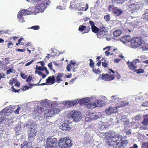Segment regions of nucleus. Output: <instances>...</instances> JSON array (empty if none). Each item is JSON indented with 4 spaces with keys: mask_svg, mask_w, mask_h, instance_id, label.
Wrapping results in <instances>:
<instances>
[{
    "mask_svg": "<svg viewBox=\"0 0 148 148\" xmlns=\"http://www.w3.org/2000/svg\"><path fill=\"white\" fill-rule=\"evenodd\" d=\"M143 40L139 38H133L131 40V47L132 48H137L142 45Z\"/></svg>",
    "mask_w": 148,
    "mask_h": 148,
    "instance_id": "nucleus-9",
    "label": "nucleus"
},
{
    "mask_svg": "<svg viewBox=\"0 0 148 148\" xmlns=\"http://www.w3.org/2000/svg\"><path fill=\"white\" fill-rule=\"evenodd\" d=\"M44 109L41 107L38 106L35 108L34 111L36 112L35 114V118L36 119L40 120L41 119V113L43 111Z\"/></svg>",
    "mask_w": 148,
    "mask_h": 148,
    "instance_id": "nucleus-13",
    "label": "nucleus"
},
{
    "mask_svg": "<svg viewBox=\"0 0 148 148\" xmlns=\"http://www.w3.org/2000/svg\"><path fill=\"white\" fill-rule=\"evenodd\" d=\"M10 31L9 30H7L6 31L5 30H0V33L1 34H2L3 33L8 34L9 33Z\"/></svg>",
    "mask_w": 148,
    "mask_h": 148,
    "instance_id": "nucleus-47",
    "label": "nucleus"
},
{
    "mask_svg": "<svg viewBox=\"0 0 148 148\" xmlns=\"http://www.w3.org/2000/svg\"><path fill=\"white\" fill-rule=\"evenodd\" d=\"M34 12L33 11L32 8H29L28 10H23L18 12L20 15L22 16L27 15L33 13Z\"/></svg>",
    "mask_w": 148,
    "mask_h": 148,
    "instance_id": "nucleus-18",
    "label": "nucleus"
},
{
    "mask_svg": "<svg viewBox=\"0 0 148 148\" xmlns=\"http://www.w3.org/2000/svg\"><path fill=\"white\" fill-rule=\"evenodd\" d=\"M118 108L115 106L114 107L110 106L106 110L105 112L107 114L110 115L114 113H116Z\"/></svg>",
    "mask_w": 148,
    "mask_h": 148,
    "instance_id": "nucleus-16",
    "label": "nucleus"
},
{
    "mask_svg": "<svg viewBox=\"0 0 148 148\" xmlns=\"http://www.w3.org/2000/svg\"><path fill=\"white\" fill-rule=\"evenodd\" d=\"M30 143H24L21 145V148H32Z\"/></svg>",
    "mask_w": 148,
    "mask_h": 148,
    "instance_id": "nucleus-30",
    "label": "nucleus"
},
{
    "mask_svg": "<svg viewBox=\"0 0 148 148\" xmlns=\"http://www.w3.org/2000/svg\"><path fill=\"white\" fill-rule=\"evenodd\" d=\"M89 116V117H87L85 118L86 121L87 122L91 121L93 119H97L99 117L98 113L96 112L90 113Z\"/></svg>",
    "mask_w": 148,
    "mask_h": 148,
    "instance_id": "nucleus-14",
    "label": "nucleus"
},
{
    "mask_svg": "<svg viewBox=\"0 0 148 148\" xmlns=\"http://www.w3.org/2000/svg\"><path fill=\"white\" fill-rule=\"evenodd\" d=\"M103 50H107V51H110L111 50H112V47L110 46H108L104 48L103 49Z\"/></svg>",
    "mask_w": 148,
    "mask_h": 148,
    "instance_id": "nucleus-45",
    "label": "nucleus"
},
{
    "mask_svg": "<svg viewBox=\"0 0 148 148\" xmlns=\"http://www.w3.org/2000/svg\"><path fill=\"white\" fill-rule=\"evenodd\" d=\"M90 100L89 97H86L83 98L79 100V103L82 105H87L88 103L89 102V101Z\"/></svg>",
    "mask_w": 148,
    "mask_h": 148,
    "instance_id": "nucleus-22",
    "label": "nucleus"
},
{
    "mask_svg": "<svg viewBox=\"0 0 148 148\" xmlns=\"http://www.w3.org/2000/svg\"><path fill=\"white\" fill-rule=\"evenodd\" d=\"M42 69L43 67H42L41 66H39L38 67L37 65H36V70H38L41 71H43V69Z\"/></svg>",
    "mask_w": 148,
    "mask_h": 148,
    "instance_id": "nucleus-52",
    "label": "nucleus"
},
{
    "mask_svg": "<svg viewBox=\"0 0 148 148\" xmlns=\"http://www.w3.org/2000/svg\"><path fill=\"white\" fill-rule=\"evenodd\" d=\"M86 8L84 10V7H82L80 8V9H79V10H84V11H86L88 8V4L86 3Z\"/></svg>",
    "mask_w": 148,
    "mask_h": 148,
    "instance_id": "nucleus-43",
    "label": "nucleus"
},
{
    "mask_svg": "<svg viewBox=\"0 0 148 148\" xmlns=\"http://www.w3.org/2000/svg\"><path fill=\"white\" fill-rule=\"evenodd\" d=\"M107 127V126L104 125V124L101 125L100 127V129L101 130H104L106 129Z\"/></svg>",
    "mask_w": 148,
    "mask_h": 148,
    "instance_id": "nucleus-48",
    "label": "nucleus"
},
{
    "mask_svg": "<svg viewBox=\"0 0 148 148\" xmlns=\"http://www.w3.org/2000/svg\"><path fill=\"white\" fill-rule=\"evenodd\" d=\"M90 61V67H92L94 63L93 62L92 60L90 59L89 60Z\"/></svg>",
    "mask_w": 148,
    "mask_h": 148,
    "instance_id": "nucleus-50",
    "label": "nucleus"
},
{
    "mask_svg": "<svg viewBox=\"0 0 148 148\" xmlns=\"http://www.w3.org/2000/svg\"><path fill=\"white\" fill-rule=\"evenodd\" d=\"M17 16L18 18V21L21 23H23L25 22L24 18L22 16L20 15L19 14H18Z\"/></svg>",
    "mask_w": 148,
    "mask_h": 148,
    "instance_id": "nucleus-34",
    "label": "nucleus"
},
{
    "mask_svg": "<svg viewBox=\"0 0 148 148\" xmlns=\"http://www.w3.org/2000/svg\"><path fill=\"white\" fill-rule=\"evenodd\" d=\"M141 123L144 125H148V114L144 116V120Z\"/></svg>",
    "mask_w": 148,
    "mask_h": 148,
    "instance_id": "nucleus-29",
    "label": "nucleus"
},
{
    "mask_svg": "<svg viewBox=\"0 0 148 148\" xmlns=\"http://www.w3.org/2000/svg\"><path fill=\"white\" fill-rule=\"evenodd\" d=\"M120 40L124 44H127L130 42V37L129 36H125L120 38Z\"/></svg>",
    "mask_w": 148,
    "mask_h": 148,
    "instance_id": "nucleus-23",
    "label": "nucleus"
},
{
    "mask_svg": "<svg viewBox=\"0 0 148 148\" xmlns=\"http://www.w3.org/2000/svg\"><path fill=\"white\" fill-rule=\"evenodd\" d=\"M28 28L33 29L34 30H38L40 29V26L39 25H34Z\"/></svg>",
    "mask_w": 148,
    "mask_h": 148,
    "instance_id": "nucleus-39",
    "label": "nucleus"
},
{
    "mask_svg": "<svg viewBox=\"0 0 148 148\" xmlns=\"http://www.w3.org/2000/svg\"><path fill=\"white\" fill-rule=\"evenodd\" d=\"M143 19L148 21V9H146L144 12V14L142 16Z\"/></svg>",
    "mask_w": 148,
    "mask_h": 148,
    "instance_id": "nucleus-31",
    "label": "nucleus"
},
{
    "mask_svg": "<svg viewBox=\"0 0 148 148\" xmlns=\"http://www.w3.org/2000/svg\"><path fill=\"white\" fill-rule=\"evenodd\" d=\"M89 134L87 132H86L84 134V137L87 140V138L89 136Z\"/></svg>",
    "mask_w": 148,
    "mask_h": 148,
    "instance_id": "nucleus-53",
    "label": "nucleus"
},
{
    "mask_svg": "<svg viewBox=\"0 0 148 148\" xmlns=\"http://www.w3.org/2000/svg\"><path fill=\"white\" fill-rule=\"evenodd\" d=\"M95 102L97 103L99 106H102L105 105L104 101H103L101 100H96Z\"/></svg>",
    "mask_w": 148,
    "mask_h": 148,
    "instance_id": "nucleus-33",
    "label": "nucleus"
},
{
    "mask_svg": "<svg viewBox=\"0 0 148 148\" xmlns=\"http://www.w3.org/2000/svg\"><path fill=\"white\" fill-rule=\"evenodd\" d=\"M142 106L144 107H147L148 106V102H145L144 103L142 104Z\"/></svg>",
    "mask_w": 148,
    "mask_h": 148,
    "instance_id": "nucleus-61",
    "label": "nucleus"
},
{
    "mask_svg": "<svg viewBox=\"0 0 148 148\" xmlns=\"http://www.w3.org/2000/svg\"><path fill=\"white\" fill-rule=\"evenodd\" d=\"M58 144L60 147L61 148L71 147L72 145L71 141L69 137L61 138L58 142Z\"/></svg>",
    "mask_w": 148,
    "mask_h": 148,
    "instance_id": "nucleus-6",
    "label": "nucleus"
},
{
    "mask_svg": "<svg viewBox=\"0 0 148 148\" xmlns=\"http://www.w3.org/2000/svg\"><path fill=\"white\" fill-rule=\"evenodd\" d=\"M121 33V31L120 29H118L114 32L113 35L114 37H118L119 36Z\"/></svg>",
    "mask_w": 148,
    "mask_h": 148,
    "instance_id": "nucleus-32",
    "label": "nucleus"
},
{
    "mask_svg": "<svg viewBox=\"0 0 148 148\" xmlns=\"http://www.w3.org/2000/svg\"><path fill=\"white\" fill-rule=\"evenodd\" d=\"M63 76V75L62 74L60 73H58L57 74V75L56 76V82L58 83H60L62 81V78Z\"/></svg>",
    "mask_w": 148,
    "mask_h": 148,
    "instance_id": "nucleus-26",
    "label": "nucleus"
},
{
    "mask_svg": "<svg viewBox=\"0 0 148 148\" xmlns=\"http://www.w3.org/2000/svg\"><path fill=\"white\" fill-rule=\"evenodd\" d=\"M89 23H90V25L91 26V28L92 27H94L95 26V25L94 23L92 21H89Z\"/></svg>",
    "mask_w": 148,
    "mask_h": 148,
    "instance_id": "nucleus-55",
    "label": "nucleus"
},
{
    "mask_svg": "<svg viewBox=\"0 0 148 148\" xmlns=\"http://www.w3.org/2000/svg\"><path fill=\"white\" fill-rule=\"evenodd\" d=\"M99 78L105 81H110L114 80V77L113 75L103 74H102V76L100 77H99L98 79H99Z\"/></svg>",
    "mask_w": 148,
    "mask_h": 148,
    "instance_id": "nucleus-15",
    "label": "nucleus"
},
{
    "mask_svg": "<svg viewBox=\"0 0 148 148\" xmlns=\"http://www.w3.org/2000/svg\"><path fill=\"white\" fill-rule=\"evenodd\" d=\"M103 135L106 139L109 140L111 145H114L115 143L121 137L120 134H117L113 131H109V132L103 133Z\"/></svg>",
    "mask_w": 148,
    "mask_h": 148,
    "instance_id": "nucleus-2",
    "label": "nucleus"
},
{
    "mask_svg": "<svg viewBox=\"0 0 148 148\" xmlns=\"http://www.w3.org/2000/svg\"><path fill=\"white\" fill-rule=\"evenodd\" d=\"M108 10L110 12H112L114 13L116 16H119L123 13V11L121 9L117 7H114L112 5H110Z\"/></svg>",
    "mask_w": 148,
    "mask_h": 148,
    "instance_id": "nucleus-12",
    "label": "nucleus"
},
{
    "mask_svg": "<svg viewBox=\"0 0 148 148\" xmlns=\"http://www.w3.org/2000/svg\"><path fill=\"white\" fill-rule=\"evenodd\" d=\"M86 28V27L84 25H81L79 28L78 30L80 32H82Z\"/></svg>",
    "mask_w": 148,
    "mask_h": 148,
    "instance_id": "nucleus-37",
    "label": "nucleus"
},
{
    "mask_svg": "<svg viewBox=\"0 0 148 148\" xmlns=\"http://www.w3.org/2000/svg\"><path fill=\"white\" fill-rule=\"evenodd\" d=\"M47 4L46 3H42L39 4L38 6L36 7V8L34 7H32V9L34 12H42L47 7Z\"/></svg>",
    "mask_w": 148,
    "mask_h": 148,
    "instance_id": "nucleus-10",
    "label": "nucleus"
},
{
    "mask_svg": "<svg viewBox=\"0 0 148 148\" xmlns=\"http://www.w3.org/2000/svg\"><path fill=\"white\" fill-rule=\"evenodd\" d=\"M130 4L129 5V7L131 9L130 10L131 17V18H133L137 16L138 11L140 8V5L133 0L130 1Z\"/></svg>",
    "mask_w": 148,
    "mask_h": 148,
    "instance_id": "nucleus-3",
    "label": "nucleus"
},
{
    "mask_svg": "<svg viewBox=\"0 0 148 148\" xmlns=\"http://www.w3.org/2000/svg\"><path fill=\"white\" fill-rule=\"evenodd\" d=\"M79 100H79H77V101H71L69 103V104L71 106V104L73 105V106H75L77 104H78V103H79Z\"/></svg>",
    "mask_w": 148,
    "mask_h": 148,
    "instance_id": "nucleus-35",
    "label": "nucleus"
},
{
    "mask_svg": "<svg viewBox=\"0 0 148 148\" xmlns=\"http://www.w3.org/2000/svg\"><path fill=\"white\" fill-rule=\"evenodd\" d=\"M58 142L56 138H48L46 140V148H57Z\"/></svg>",
    "mask_w": 148,
    "mask_h": 148,
    "instance_id": "nucleus-7",
    "label": "nucleus"
},
{
    "mask_svg": "<svg viewBox=\"0 0 148 148\" xmlns=\"http://www.w3.org/2000/svg\"><path fill=\"white\" fill-rule=\"evenodd\" d=\"M33 85L32 84H30L29 86H25L23 88V90L25 91L26 90H28L29 88H31L33 87Z\"/></svg>",
    "mask_w": 148,
    "mask_h": 148,
    "instance_id": "nucleus-42",
    "label": "nucleus"
},
{
    "mask_svg": "<svg viewBox=\"0 0 148 148\" xmlns=\"http://www.w3.org/2000/svg\"><path fill=\"white\" fill-rule=\"evenodd\" d=\"M46 82L47 83H51L53 84L56 82L55 77L53 75L52 77L49 76L46 79Z\"/></svg>",
    "mask_w": 148,
    "mask_h": 148,
    "instance_id": "nucleus-25",
    "label": "nucleus"
},
{
    "mask_svg": "<svg viewBox=\"0 0 148 148\" xmlns=\"http://www.w3.org/2000/svg\"><path fill=\"white\" fill-rule=\"evenodd\" d=\"M122 99V98H120L116 95H113L111 97L110 102L119 108L129 104L128 102L126 103L125 101H123Z\"/></svg>",
    "mask_w": 148,
    "mask_h": 148,
    "instance_id": "nucleus-1",
    "label": "nucleus"
},
{
    "mask_svg": "<svg viewBox=\"0 0 148 148\" xmlns=\"http://www.w3.org/2000/svg\"><path fill=\"white\" fill-rule=\"evenodd\" d=\"M71 123H63L62 125L60 126V128L63 130H69L71 129Z\"/></svg>",
    "mask_w": 148,
    "mask_h": 148,
    "instance_id": "nucleus-19",
    "label": "nucleus"
},
{
    "mask_svg": "<svg viewBox=\"0 0 148 148\" xmlns=\"http://www.w3.org/2000/svg\"><path fill=\"white\" fill-rule=\"evenodd\" d=\"M51 101L47 99L42 100L40 102L41 105L44 107L50 108Z\"/></svg>",
    "mask_w": 148,
    "mask_h": 148,
    "instance_id": "nucleus-20",
    "label": "nucleus"
},
{
    "mask_svg": "<svg viewBox=\"0 0 148 148\" xmlns=\"http://www.w3.org/2000/svg\"><path fill=\"white\" fill-rule=\"evenodd\" d=\"M34 61V60H32L30 62L27 63L25 64V66H28L30 65Z\"/></svg>",
    "mask_w": 148,
    "mask_h": 148,
    "instance_id": "nucleus-54",
    "label": "nucleus"
},
{
    "mask_svg": "<svg viewBox=\"0 0 148 148\" xmlns=\"http://www.w3.org/2000/svg\"><path fill=\"white\" fill-rule=\"evenodd\" d=\"M20 107H18L17 109L14 112L16 114H19V111L20 109Z\"/></svg>",
    "mask_w": 148,
    "mask_h": 148,
    "instance_id": "nucleus-56",
    "label": "nucleus"
},
{
    "mask_svg": "<svg viewBox=\"0 0 148 148\" xmlns=\"http://www.w3.org/2000/svg\"><path fill=\"white\" fill-rule=\"evenodd\" d=\"M32 79V77L31 76H29L26 79V81L27 82H29Z\"/></svg>",
    "mask_w": 148,
    "mask_h": 148,
    "instance_id": "nucleus-63",
    "label": "nucleus"
},
{
    "mask_svg": "<svg viewBox=\"0 0 148 148\" xmlns=\"http://www.w3.org/2000/svg\"><path fill=\"white\" fill-rule=\"evenodd\" d=\"M142 48L144 51H148V45H145L142 46Z\"/></svg>",
    "mask_w": 148,
    "mask_h": 148,
    "instance_id": "nucleus-46",
    "label": "nucleus"
},
{
    "mask_svg": "<svg viewBox=\"0 0 148 148\" xmlns=\"http://www.w3.org/2000/svg\"><path fill=\"white\" fill-rule=\"evenodd\" d=\"M128 143V141L127 140L122 141L120 143H117L116 144V147L117 148H123L126 147Z\"/></svg>",
    "mask_w": 148,
    "mask_h": 148,
    "instance_id": "nucleus-21",
    "label": "nucleus"
},
{
    "mask_svg": "<svg viewBox=\"0 0 148 148\" xmlns=\"http://www.w3.org/2000/svg\"><path fill=\"white\" fill-rule=\"evenodd\" d=\"M58 102L57 101H51L50 108L52 107H55L57 105Z\"/></svg>",
    "mask_w": 148,
    "mask_h": 148,
    "instance_id": "nucleus-38",
    "label": "nucleus"
},
{
    "mask_svg": "<svg viewBox=\"0 0 148 148\" xmlns=\"http://www.w3.org/2000/svg\"><path fill=\"white\" fill-rule=\"evenodd\" d=\"M92 31L95 33H97L99 31V29L96 26L92 27Z\"/></svg>",
    "mask_w": 148,
    "mask_h": 148,
    "instance_id": "nucleus-36",
    "label": "nucleus"
},
{
    "mask_svg": "<svg viewBox=\"0 0 148 148\" xmlns=\"http://www.w3.org/2000/svg\"><path fill=\"white\" fill-rule=\"evenodd\" d=\"M142 62L143 63L148 64V60L142 61L139 60L138 59H136L134 60L132 62H130L129 60L126 63L130 69L134 70L140 65Z\"/></svg>",
    "mask_w": 148,
    "mask_h": 148,
    "instance_id": "nucleus-5",
    "label": "nucleus"
},
{
    "mask_svg": "<svg viewBox=\"0 0 148 148\" xmlns=\"http://www.w3.org/2000/svg\"><path fill=\"white\" fill-rule=\"evenodd\" d=\"M135 72L137 73H143L144 72V70L142 69H140L135 70Z\"/></svg>",
    "mask_w": 148,
    "mask_h": 148,
    "instance_id": "nucleus-40",
    "label": "nucleus"
},
{
    "mask_svg": "<svg viewBox=\"0 0 148 148\" xmlns=\"http://www.w3.org/2000/svg\"><path fill=\"white\" fill-rule=\"evenodd\" d=\"M48 66L49 68L51 70H53V68L52 67V62H50L48 64Z\"/></svg>",
    "mask_w": 148,
    "mask_h": 148,
    "instance_id": "nucleus-58",
    "label": "nucleus"
},
{
    "mask_svg": "<svg viewBox=\"0 0 148 148\" xmlns=\"http://www.w3.org/2000/svg\"><path fill=\"white\" fill-rule=\"evenodd\" d=\"M101 28L100 31L97 34V37L99 38H103L108 34V32L105 30V28L104 27H101Z\"/></svg>",
    "mask_w": 148,
    "mask_h": 148,
    "instance_id": "nucleus-17",
    "label": "nucleus"
},
{
    "mask_svg": "<svg viewBox=\"0 0 148 148\" xmlns=\"http://www.w3.org/2000/svg\"><path fill=\"white\" fill-rule=\"evenodd\" d=\"M60 112L58 109L53 108V109H48L45 110L44 114L47 119H49L53 114H58Z\"/></svg>",
    "mask_w": 148,
    "mask_h": 148,
    "instance_id": "nucleus-8",
    "label": "nucleus"
},
{
    "mask_svg": "<svg viewBox=\"0 0 148 148\" xmlns=\"http://www.w3.org/2000/svg\"><path fill=\"white\" fill-rule=\"evenodd\" d=\"M97 98V96L95 95H94L90 97V99L93 100V99H96Z\"/></svg>",
    "mask_w": 148,
    "mask_h": 148,
    "instance_id": "nucleus-59",
    "label": "nucleus"
},
{
    "mask_svg": "<svg viewBox=\"0 0 148 148\" xmlns=\"http://www.w3.org/2000/svg\"><path fill=\"white\" fill-rule=\"evenodd\" d=\"M71 116L73 120L75 122L80 121L82 118L80 112L78 111H74L71 114Z\"/></svg>",
    "mask_w": 148,
    "mask_h": 148,
    "instance_id": "nucleus-11",
    "label": "nucleus"
},
{
    "mask_svg": "<svg viewBox=\"0 0 148 148\" xmlns=\"http://www.w3.org/2000/svg\"><path fill=\"white\" fill-rule=\"evenodd\" d=\"M104 18L106 22H108L110 20V16L109 14L105 16Z\"/></svg>",
    "mask_w": 148,
    "mask_h": 148,
    "instance_id": "nucleus-41",
    "label": "nucleus"
},
{
    "mask_svg": "<svg viewBox=\"0 0 148 148\" xmlns=\"http://www.w3.org/2000/svg\"><path fill=\"white\" fill-rule=\"evenodd\" d=\"M142 148H148V142L143 143L142 145Z\"/></svg>",
    "mask_w": 148,
    "mask_h": 148,
    "instance_id": "nucleus-44",
    "label": "nucleus"
},
{
    "mask_svg": "<svg viewBox=\"0 0 148 148\" xmlns=\"http://www.w3.org/2000/svg\"><path fill=\"white\" fill-rule=\"evenodd\" d=\"M138 148V146L136 144H134L133 145V146L130 147V148Z\"/></svg>",
    "mask_w": 148,
    "mask_h": 148,
    "instance_id": "nucleus-64",
    "label": "nucleus"
},
{
    "mask_svg": "<svg viewBox=\"0 0 148 148\" xmlns=\"http://www.w3.org/2000/svg\"><path fill=\"white\" fill-rule=\"evenodd\" d=\"M35 123L33 121L30 120L27 123L25 124L24 126L28 128H32V127H33Z\"/></svg>",
    "mask_w": 148,
    "mask_h": 148,
    "instance_id": "nucleus-27",
    "label": "nucleus"
},
{
    "mask_svg": "<svg viewBox=\"0 0 148 148\" xmlns=\"http://www.w3.org/2000/svg\"><path fill=\"white\" fill-rule=\"evenodd\" d=\"M12 91L14 92H19V90H16L15 88H14V87L13 86H12L11 88Z\"/></svg>",
    "mask_w": 148,
    "mask_h": 148,
    "instance_id": "nucleus-51",
    "label": "nucleus"
},
{
    "mask_svg": "<svg viewBox=\"0 0 148 148\" xmlns=\"http://www.w3.org/2000/svg\"><path fill=\"white\" fill-rule=\"evenodd\" d=\"M21 77L23 79H25L27 77V76L25 74H21Z\"/></svg>",
    "mask_w": 148,
    "mask_h": 148,
    "instance_id": "nucleus-62",
    "label": "nucleus"
},
{
    "mask_svg": "<svg viewBox=\"0 0 148 148\" xmlns=\"http://www.w3.org/2000/svg\"><path fill=\"white\" fill-rule=\"evenodd\" d=\"M71 64L70 63L68 64L66 66V69L68 71H71V68H72Z\"/></svg>",
    "mask_w": 148,
    "mask_h": 148,
    "instance_id": "nucleus-49",
    "label": "nucleus"
},
{
    "mask_svg": "<svg viewBox=\"0 0 148 148\" xmlns=\"http://www.w3.org/2000/svg\"><path fill=\"white\" fill-rule=\"evenodd\" d=\"M28 134L29 138H33L36 136L35 130L32 128H31L30 130L28 131Z\"/></svg>",
    "mask_w": 148,
    "mask_h": 148,
    "instance_id": "nucleus-24",
    "label": "nucleus"
},
{
    "mask_svg": "<svg viewBox=\"0 0 148 148\" xmlns=\"http://www.w3.org/2000/svg\"><path fill=\"white\" fill-rule=\"evenodd\" d=\"M97 106L95 102H89L87 104L86 107L87 108H95Z\"/></svg>",
    "mask_w": 148,
    "mask_h": 148,
    "instance_id": "nucleus-28",
    "label": "nucleus"
},
{
    "mask_svg": "<svg viewBox=\"0 0 148 148\" xmlns=\"http://www.w3.org/2000/svg\"><path fill=\"white\" fill-rule=\"evenodd\" d=\"M12 72V70L11 69H10L7 71L6 73L7 74H9L11 73Z\"/></svg>",
    "mask_w": 148,
    "mask_h": 148,
    "instance_id": "nucleus-60",
    "label": "nucleus"
},
{
    "mask_svg": "<svg viewBox=\"0 0 148 148\" xmlns=\"http://www.w3.org/2000/svg\"><path fill=\"white\" fill-rule=\"evenodd\" d=\"M25 51V49H17L16 50V51L18 52H23Z\"/></svg>",
    "mask_w": 148,
    "mask_h": 148,
    "instance_id": "nucleus-57",
    "label": "nucleus"
},
{
    "mask_svg": "<svg viewBox=\"0 0 148 148\" xmlns=\"http://www.w3.org/2000/svg\"><path fill=\"white\" fill-rule=\"evenodd\" d=\"M15 108V106L10 105L9 106L7 107L1 111L0 112V115L3 117H0V124L5 120V117L6 116H9Z\"/></svg>",
    "mask_w": 148,
    "mask_h": 148,
    "instance_id": "nucleus-4",
    "label": "nucleus"
}]
</instances>
